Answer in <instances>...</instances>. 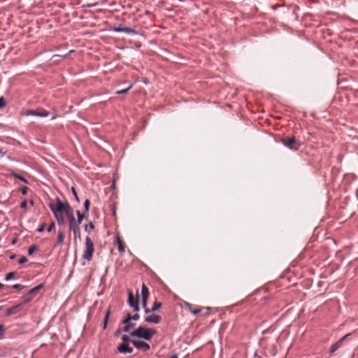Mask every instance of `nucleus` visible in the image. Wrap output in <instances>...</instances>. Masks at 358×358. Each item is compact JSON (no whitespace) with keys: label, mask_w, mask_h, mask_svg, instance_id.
<instances>
[{"label":"nucleus","mask_w":358,"mask_h":358,"mask_svg":"<svg viewBox=\"0 0 358 358\" xmlns=\"http://www.w3.org/2000/svg\"><path fill=\"white\" fill-rule=\"evenodd\" d=\"M13 287L15 289L21 290L24 287V286H23L20 284H15L13 285Z\"/></svg>","instance_id":"nucleus-36"},{"label":"nucleus","mask_w":358,"mask_h":358,"mask_svg":"<svg viewBox=\"0 0 358 358\" xmlns=\"http://www.w3.org/2000/svg\"><path fill=\"white\" fill-rule=\"evenodd\" d=\"M27 262V259L25 257H22L19 260H18V263L20 264H24L25 262Z\"/></svg>","instance_id":"nucleus-39"},{"label":"nucleus","mask_w":358,"mask_h":358,"mask_svg":"<svg viewBox=\"0 0 358 358\" xmlns=\"http://www.w3.org/2000/svg\"><path fill=\"white\" fill-rule=\"evenodd\" d=\"M140 318L138 313H136L134 315H131L130 313H127L126 317L122 320V323H129L131 320H138Z\"/></svg>","instance_id":"nucleus-13"},{"label":"nucleus","mask_w":358,"mask_h":358,"mask_svg":"<svg viewBox=\"0 0 358 358\" xmlns=\"http://www.w3.org/2000/svg\"><path fill=\"white\" fill-rule=\"evenodd\" d=\"M76 215H77V220H76V222H77V224L78 225H80V223L82 222L83 220L84 219L85 217V215L84 214L81 213L80 212V210H77L76 211Z\"/></svg>","instance_id":"nucleus-22"},{"label":"nucleus","mask_w":358,"mask_h":358,"mask_svg":"<svg viewBox=\"0 0 358 358\" xmlns=\"http://www.w3.org/2000/svg\"><path fill=\"white\" fill-rule=\"evenodd\" d=\"M43 287V285L42 284H40L36 287H34V288L31 289L28 292L33 295L34 294H36L39 289H41V288Z\"/></svg>","instance_id":"nucleus-23"},{"label":"nucleus","mask_w":358,"mask_h":358,"mask_svg":"<svg viewBox=\"0 0 358 358\" xmlns=\"http://www.w3.org/2000/svg\"><path fill=\"white\" fill-rule=\"evenodd\" d=\"M282 143L288 148L293 150H298L301 146V143L297 142L295 136L281 138Z\"/></svg>","instance_id":"nucleus-4"},{"label":"nucleus","mask_w":358,"mask_h":358,"mask_svg":"<svg viewBox=\"0 0 358 358\" xmlns=\"http://www.w3.org/2000/svg\"><path fill=\"white\" fill-rule=\"evenodd\" d=\"M131 341L127 335H123L122 336V343H131Z\"/></svg>","instance_id":"nucleus-29"},{"label":"nucleus","mask_w":358,"mask_h":358,"mask_svg":"<svg viewBox=\"0 0 358 358\" xmlns=\"http://www.w3.org/2000/svg\"><path fill=\"white\" fill-rule=\"evenodd\" d=\"M170 358H178V355L176 354H174L171 355Z\"/></svg>","instance_id":"nucleus-47"},{"label":"nucleus","mask_w":358,"mask_h":358,"mask_svg":"<svg viewBox=\"0 0 358 358\" xmlns=\"http://www.w3.org/2000/svg\"><path fill=\"white\" fill-rule=\"evenodd\" d=\"M142 298L149 297V290L146 285L143 283L141 289Z\"/></svg>","instance_id":"nucleus-18"},{"label":"nucleus","mask_w":358,"mask_h":358,"mask_svg":"<svg viewBox=\"0 0 358 358\" xmlns=\"http://www.w3.org/2000/svg\"><path fill=\"white\" fill-rule=\"evenodd\" d=\"M28 189L29 188L26 186H22L20 188V192L22 194V195H26L27 194V192H28Z\"/></svg>","instance_id":"nucleus-31"},{"label":"nucleus","mask_w":358,"mask_h":358,"mask_svg":"<svg viewBox=\"0 0 358 358\" xmlns=\"http://www.w3.org/2000/svg\"><path fill=\"white\" fill-rule=\"evenodd\" d=\"M15 256H16V255H15V254H13V255H10L9 256V258H10V259H14L15 258Z\"/></svg>","instance_id":"nucleus-46"},{"label":"nucleus","mask_w":358,"mask_h":358,"mask_svg":"<svg viewBox=\"0 0 358 358\" xmlns=\"http://www.w3.org/2000/svg\"><path fill=\"white\" fill-rule=\"evenodd\" d=\"M115 32H124L128 34H137L138 32L129 27H113L111 29Z\"/></svg>","instance_id":"nucleus-6"},{"label":"nucleus","mask_w":358,"mask_h":358,"mask_svg":"<svg viewBox=\"0 0 358 358\" xmlns=\"http://www.w3.org/2000/svg\"><path fill=\"white\" fill-rule=\"evenodd\" d=\"M90 205V201L88 199H87L84 202L85 213H87L89 211Z\"/></svg>","instance_id":"nucleus-28"},{"label":"nucleus","mask_w":358,"mask_h":358,"mask_svg":"<svg viewBox=\"0 0 358 358\" xmlns=\"http://www.w3.org/2000/svg\"><path fill=\"white\" fill-rule=\"evenodd\" d=\"M111 210H113V215L116 216V212H115V206L113 205L111 207Z\"/></svg>","instance_id":"nucleus-44"},{"label":"nucleus","mask_w":358,"mask_h":358,"mask_svg":"<svg viewBox=\"0 0 358 358\" xmlns=\"http://www.w3.org/2000/svg\"><path fill=\"white\" fill-rule=\"evenodd\" d=\"M27 201L26 200H23L21 203H20V207L22 208H24L26 209L27 208Z\"/></svg>","instance_id":"nucleus-40"},{"label":"nucleus","mask_w":358,"mask_h":358,"mask_svg":"<svg viewBox=\"0 0 358 358\" xmlns=\"http://www.w3.org/2000/svg\"><path fill=\"white\" fill-rule=\"evenodd\" d=\"M14 275H15L14 272H10L6 275L5 280L8 281V280L12 279L14 277Z\"/></svg>","instance_id":"nucleus-34"},{"label":"nucleus","mask_w":358,"mask_h":358,"mask_svg":"<svg viewBox=\"0 0 358 358\" xmlns=\"http://www.w3.org/2000/svg\"><path fill=\"white\" fill-rule=\"evenodd\" d=\"M131 307L134 308V311L138 312L139 310L138 302L131 305Z\"/></svg>","instance_id":"nucleus-37"},{"label":"nucleus","mask_w":358,"mask_h":358,"mask_svg":"<svg viewBox=\"0 0 358 358\" xmlns=\"http://www.w3.org/2000/svg\"><path fill=\"white\" fill-rule=\"evenodd\" d=\"M55 56H58V55H55ZM66 55H62L63 57H65ZM59 57H62V55H59Z\"/></svg>","instance_id":"nucleus-50"},{"label":"nucleus","mask_w":358,"mask_h":358,"mask_svg":"<svg viewBox=\"0 0 358 358\" xmlns=\"http://www.w3.org/2000/svg\"><path fill=\"white\" fill-rule=\"evenodd\" d=\"M144 321L152 324H159L162 321V317L159 315L152 314L146 316Z\"/></svg>","instance_id":"nucleus-7"},{"label":"nucleus","mask_w":358,"mask_h":358,"mask_svg":"<svg viewBox=\"0 0 358 358\" xmlns=\"http://www.w3.org/2000/svg\"><path fill=\"white\" fill-rule=\"evenodd\" d=\"M94 252V248L93 241L89 236H87L85 238V245L83 254V258L88 262H90L92 259Z\"/></svg>","instance_id":"nucleus-3"},{"label":"nucleus","mask_w":358,"mask_h":358,"mask_svg":"<svg viewBox=\"0 0 358 358\" xmlns=\"http://www.w3.org/2000/svg\"><path fill=\"white\" fill-rule=\"evenodd\" d=\"M350 334H346L345 336L341 338L337 342L332 344L330 348V354H333L334 352H336L342 345V343L343 341L349 336Z\"/></svg>","instance_id":"nucleus-8"},{"label":"nucleus","mask_w":358,"mask_h":358,"mask_svg":"<svg viewBox=\"0 0 358 358\" xmlns=\"http://www.w3.org/2000/svg\"><path fill=\"white\" fill-rule=\"evenodd\" d=\"M21 307H22V304H18V305H16L11 308H8L6 310V315L9 316V315L17 313L20 310Z\"/></svg>","instance_id":"nucleus-15"},{"label":"nucleus","mask_w":358,"mask_h":358,"mask_svg":"<svg viewBox=\"0 0 358 358\" xmlns=\"http://www.w3.org/2000/svg\"><path fill=\"white\" fill-rule=\"evenodd\" d=\"M70 231L73 232L75 238H80V229L79 225L71 226L69 227Z\"/></svg>","instance_id":"nucleus-16"},{"label":"nucleus","mask_w":358,"mask_h":358,"mask_svg":"<svg viewBox=\"0 0 358 358\" xmlns=\"http://www.w3.org/2000/svg\"><path fill=\"white\" fill-rule=\"evenodd\" d=\"M13 358H18V357H13Z\"/></svg>","instance_id":"nucleus-53"},{"label":"nucleus","mask_w":358,"mask_h":358,"mask_svg":"<svg viewBox=\"0 0 358 358\" xmlns=\"http://www.w3.org/2000/svg\"><path fill=\"white\" fill-rule=\"evenodd\" d=\"M144 310L146 314L153 313V311H150V309H149L148 307H144Z\"/></svg>","instance_id":"nucleus-45"},{"label":"nucleus","mask_w":358,"mask_h":358,"mask_svg":"<svg viewBox=\"0 0 358 358\" xmlns=\"http://www.w3.org/2000/svg\"><path fill=\"white\" fill-rule=\"evenodd\" d=\"M120 333V330L118 329L117 331H116L115 332V336H117Z\"/></svg>","instance_id":"nucleus-48"},{"label":"nucleus","mask_w":358,"mask_h":358,"mask_svg":"<svg viewBox=\"0 0 358 358\" xmlns=\"http://www.w3.org/2000/svg\"><path fill=\"white\" fill-rule=\"evenodd\" d=\"M117 351L120 353H131L133 352V348L129 346V343H122L117 347Z\"/></svg>","instance_id":"nucleus-9"},{"label":"nucleus","mask_w":358,"mask_h":358,"mask_svg":"<svg viewBox=\"0 0 358 358\" xmlns=\"http://www.w3.org/2000/svg\"><path fill=\"white\" fill-rule=\"evenodd\" d=\"M22 299L23 301L21 304L22 306H24L33 300V295L27 292L23 296Z\"/></svg>","instance_id":"nucleus-17"},{"label":"nucleus","mask_w":358,"mask_h":358,"mask_svg":"<svg viewBox=\"0 0 358 358\" xmlns=\"http://www.w3.org/2000/svg\"><path fill=\"white\" fill-rule=\"evenodd\" d=\"M88 228H90V229H94V225L92 222H90L87 224L85 226V230L87 231Z\"/></svg>","instance_id":"nucleus-32"},{"label":"nucleus","mask_w":358,"mask_h":358,"mask_svg":"<svg viewBox=\"0 0 358 358\" xmlns=\"http://www.w3.org/2000/svg\"><path fill=\"white\" fill-rule=\"evenodd\" d=\"M148 299V297L142 298V305H143V308L147 307Z\"/></svg>","instance_id":"nucleus-42"},{"label":"nucleus","mask_w":358,"mask_h":358,"mask_svg":"<svg viewBox=\"0 0 358 358\" xmlns=\"http://www.w3.org/2000/svg\"><path fill=\"white\" fill-rule=\"evenodd\" d=\"M162 304L161 302L155 301L153 303L152 308H150V311L155 312L158 310L162 307Z\"/></svg>","instance_id":"nucleus-20"},{"label":"nucleus","mask_w":358,"mask_h":358,"mask_svg":"<svg viewBox=\"0 0 358 358\" xmlns=\"http://www.w3.org/2000/svg\"><path fill=\"white\" fill-rule=\"evenodd\" d=\"M156 334L157 331L155 329H147L145 327L139 326L130 332V336L139 339L142 338L145 341H150Z\"/></svg>","instance_id":"nucleus-2"},{"label":"nucleus","mask_w":358,"mask_h":358,"mask_svg":"<svg viewBox=\"0 0 358 358\" xmlns=\"http://www.w3.org/2000/svg\"><path fill=\"white\" fill-rule=\"evenodd\" d=\"M184 306L186 310H188L191 313L195 315L199 314L201 311V309L193 307V306L188 302H185Z\"/></svg>","instance_id":"nucleus-12"},{"label":"nucleus","mask_w":358,"mask_h":358,"mask_svg":"<svg viewBox=\"0 0 358 358\" xmlns=\"http://www.w3.org/2000/svg\"><path fill=\"white\" fill-rule=\"evenodd\" d=\"M131 343L138 350H142L143 352H147L150 349V346L148 343H145L143 341H131Z\"/></svg>","instance_id":"nucleus-5"},{"label":"nucleus","mask_w":358,"mask_h":358,"mask_svg":"<svg viewBox=\"0 0 358 358\" xmlns=\"http://www.w3.org/2000/svg\"><path fill=\"white\" fill-rule=\"evenodd\" d=\"M12 174L13 176H15L16 178H19L20 180H21L22 181L24 182H27V180L25 178H24L22 176H20L17 174H15V173H12Z\"/></svg>","instance_id":"nucleus-41"},{"label":"nucleus","mask_w":358,"mask_h":358,"mask_svg":"<svg viewBox=\"0 0 358 358\" xmlns=\"http://www.w3.org/2000/svg\"><path fill=\"white\" fill-rule=\"evenodd\" d=\"M49 114H50V113L45 110H42L41 111L38 110L37 116L41 117H45L48 116Z\"/></svg>","instance_id":"nucleus-26"},{"label":"nucleus","mask_w":358,"mask_h":358,"mask_svg":"<svg viewBox=\"0 0 358 358\" xmlns=\"http://www.w3.org/2000/svg\"><path fill=\"white\" fill-rule=\"evenodd\" d=\"M71 192L75 197V199L76 200L77 202H80V199H79V197L78 196V194H77V192L76 190V188L74 187H71Z\"/></svg>","instance_id":"nucleus-30"},{"label":"nucleus","mask_w":358,"mask_h":358,"mask_svg":"<svg viewBox=\"0 0 358 358\" xmlns=\"http://www.w3.org/2000/svg\"><path fill=\"white\" fill-rule=\"evenodd\" d=\"M26 115H34L37 116L38 110H27L24 113Z\"/></svg>","instance_id":"nucleus-27"},{"label":"nucleus","mask_w":358,"mask_h":358,"mask_svg":"<svg viewBox=\"0 0 358 358\" xmlns=\"http://www.w3.org/2000/svg\"><path fill=\"white\" fill-rule=\"evenodd\" d=\"M128 304L129 306H131L133 304H135V303L138 302V296L136 298L134 297L132 292L130 289H128Z\"/></svg>","instance_id":"nucleus-14"},{"label":"nucleus","mask_w":358,"mask_h":358,"mask_svg":"<svg viewBox=\"0 0 358 358\" xmlns=\"http://www.w3.org/2000/svg\"><path fill=\"white\" fill-rule=\"evenodd\" d=\"M38 250V248L36 245H31L28 249V255H31L34 252L37 251Z\"/></svg>","instance_id":"nucleus-24"},{"label":"nucleus","mask_w":358,"mask_h":358,"mask_svg":"<svg viewBox=\"0 0 358 358\" xmlns=\"http://www.w3.org/2000/svg\"><path fill=\"white\" fill-rule=\"evenodd\" d=\"M45 224H42L39 226V227L37 229V231L39 232V233H41L43 232L44 230H45Z\"/></svg>","instance_id":"nucleus-35"},{"label":"nucleus","mask_w":358,"mask_h":358,"mask_svg":"<svg viewBox=\"0 0 358 358\" xmlns=\"http://www.w3.org/2000/svg\"><path fill=\"white\" fill-rule=\"evenodd\" d=\"M55 227V224L54 222H52L50 225L47 228V231L48 232H51Z\"/></svg>","instance_id":"nucleus-33"},{"label":"nucleus","mask_w":358,"mask_h":358,"mask_svg":"<svg viewBox=\"0 0 358 358\" xmlns=\"http://www.w3.org/2000/svg\"><path fill=\"white\" fill-rule=\"evenodd\" d=\"M6 105V99L1 96V108L4 107Z\"/></svg>","instance_id":"nucleus-43"},{"label":"nucleus","mask_w":358,"mask_h":358,"mask_svg":"<svg viewBox=\"0 0 358 358\" xmlns=\"http://www.w3.org/2000/svg\"><path fill=\"white\" fill-rule=\"evenodd\" d=\"M131 307L134 308V311L138 312L139 310L138 302L131 305Z\"/></svg>","instance_id":"nucleus-38"},{"label":"nucleus","mask_w":358,"mask_h":358,"mask_svg":"<svg viewBox=\"0 0 358 358\" xmlns=\"http://www.w3.org/2000/svg\"><path fill=\"white\" fill-rule=\"evenodd\" d=\"M29 203H30V205H31V206H34V201H33V200H31V201H29Z\"/></svg>","instance_id":"nucleus-49"},{"label":"nucleus","mask_w":358,"mask_h":358,"mask_svg":"<svg viewBox=\"0 0 358 358\" xmlns=\"http://www.w3.org/2000/svg\"><path fill=\"white\" fill-rule=\"evenodd\" d=\"M115 243L117 247V250L120 253H123L125 251V246L118 234H115Z\"/></svg>","instance_id":"nucleus-10"},{"label":"nucleus","mask_w":358,"mask_h":358,"mask_svg":"<svg viewBox=\"0 0 358 358\" xmlns=\"http://www.w3.org/2000/svg\"><path fill=\"white\" fill-rule=\"evenodd\" d=\"M65 238V232L64 230H59L57 233V241L55 244V247L60 246L63 245Z\"/></svg>","instance_id":"nucleus-11"},{"label":"nucleus","mask_w":358,"mask_h":358,"mask_svg":"<svg viewBox=\"0 0 358 358\" xmlns=\"http://www.w3.org/2000/svg\"><path fill=\"white\" fill-rule=\"evenodd\" d=\"M132 87H133V84H131L127 88L117 91L116 94H127L132 88Z\"/></svg>","instance_id":"nucleus-25"},{"label":"nucleus","mask_w":358,"mask_h":358,"mask_svg":"<svg viewBox=\"0 0 358 358\" xmlns=\"http://www.w3.org/2000/svg\"><path fill=\"white\" fill-rule=\"evenodd\" d=\"M48 207L54 215L57 223L59 225L64 224V218L62 215V213H64L67 217L69 227L77 224L73 215V209L67 201L63 202L58 196H57L55 198V203L52 202L49 203Z\"/></svg>","instance_id":"nucleus-1"},{"label":"nucleus","mask_w":358,"mask_h":358,"mask_svg":"<svg viewBox=\"0 0 358 358\" xmlns=\"http://www.w3.org/2000/svg\"><path fill=\"white\" fill-rule=\"evenodd\" d=\"M56 117H57V115H54L52 117V120L55 119V118H56Z\"/></svg>","instance_id":"nucleus-51"},{"label":"nucleus","mask_w":358,"mask_h":358,"mask_svg":"<svg viewBox=\"0 0 358 358\" xmlns=\"http://www.w3.org/2000/svg\"><path fill=\"white\" fill-rule=\"evenodd\" d=\"M125 324L124 327V331L125 332H128L130 334V330L131 328H134L135 324L131 323V321L129 322V323H124Z\"/></svg>","instance_id":"nucleus-21"},{"label":"nucleus","mask_w":358,"mask_h":358,"mask_svg":"<svg viewBox=\"0 0 358 358\" xmlns=\"http://www.w3.org/2000/svg\"><path fill=\"white\" fill-rule=\"evenodd\" d=\"M110 314V308H108L105 314V317H104V320H103V329H106V327H107V324H108Z\"/></svg>","instance_id":"nucleus-19"},{"label":"nucleus","mask_w":358,"mask_h":358,"mask_svg":"<svg viewBox=\"0 0 358 358\" xmlns=\"http://www.w3.org/2000/svg\"><path fill=\"white\" fill-rule=\"evenodd\" d=\"M1 289H3L4 288V285L3 284L1 285Z\"/></svg>","instance_id":"nucleus-52"}]
</instances>
